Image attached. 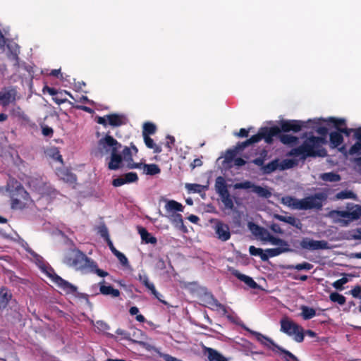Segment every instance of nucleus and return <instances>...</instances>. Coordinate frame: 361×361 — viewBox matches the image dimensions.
I'll list each match as a JSON object with an SVG mask.
<instances>
[{
	"instance_id": "79ce46f5",
	"label": "nucleus",
	"mask_w": 361,
	"mask_h": 361,
	"mask_svg": "<svg viewBox=\"0 0 361 361\" xmlns=\"http://www.w3.org/2000/svg\"><path fill=\"white\" fill-rule=\"evenodd\" d=\"M145 143L147 145L148 148L152 149L154 150V152L155 153H159L161 152V148L156 145L153 140L149 137L147 135H145L144 137Z\"/></svg>"
},
{
	"instance_id": "423d86ee",
	"label": "nucleus",
	"mask_w": 361,
	"mask_h": 361,
	"mask_svg": "<svg viewBox=\"0 0 361 361\" xmlns=\"http://www.w3.org/2000/svg\"><path fill=\"white\" fill-rule=\"evenodd\" d=\"M281 331L293 339L300 343L304 340V331L302 326L288 317H283L280 321Z\"/></svg>"
},
{
	"instance_id": "7c9ffc66",
	"label": "nucleus",
	"mask_w": 361,
	"mask_h": 361,
	"mask_svg": "<svg viewBox=\"0 0 361 361\" xmlns=\"http://www.w3.org/2000/svg\"><path fill=\"white\" fill-rule=\"evenodd\" d=\"M274 218L281 221H283V222H286V223H288L298 228H301V223L300 222L299 220L296 219L295 217L293 216H281V215H279V214H276L274 215Z\"/></svg>"
},
{
	"instance_id": "2eb2a0df",
	"label": "nucleus",
	"mask_w": 361,
	"mask_h": 361,
	"mask_svg": "<svg viewBox=\"0 0 361 361\" xmlns=\"http://www.w3.org/2000/svg\"><path fill=\"white\" fill-rule=\"evenodd\" d=\"M245 329L252 336H254L258 342H259L264 346L271 349L274 353H278V350H281V347L276 345L270 338L262 334L259 332L250 330L248 328H245Z\"/></svg>"
},
{
	"instance_id": "0e129e2a",
	"label": "nucleus",
	"mask_w": 361,
	"mask_h": 361,
	"mask_svg": "<svg viewBox=\"0 0 361 361\" xmlns=\"http://www.w3.org/2000/svg\"><path fill=\"white\" fill-rule=\"evenodd\" d=\"M271 235L266 229L262 228V231L259 232L257 238L263 241L268 242Z\"/></svg>"
},
{
	"instance_id": "f8f14e48",
	"label": "nucleus",
	"mask_w": 361,
	"mask_h": 361,
	"mask_svg": "<svg viewBox=\"0 0 361 361\" xmlns=\"http://www.w3.org/2000/svg\"><path fill=\"white\" fill-rule=\"evenodd\" d=\"M30 185L35 190L36 192L41 195L42 198H45L47 200L56 198L59 195L50 185H47L42 182H39L37 183L32 182L30 183Z\"/></svg>"
},
{
	"instance_id": "5701e85b",
	"label": "nucleus",
	"mask_w": 361,
	"mask_h": 361,
	"mask_svg": "<svg viewBox=\"0 0 361 361\" xmlns=\"http://www.w3.org/2000/svg\"><path fill=\"white\" fill-rule=\"evenodd\" d=\"M138 280L149 290L152 294L158 300H161V295L158 293L155 288L153 283L150 282L148 276L143 271L138 274Z\"/></svg>"
},
{
	"instance_id": "9d476101",
	"label": "nucleus",
	"mask_w": 361,
	"mask_h": 361,
	"mask_svg": "<svg viewBox=\"0 0 361 361\" xmlns=\"http://www.w3.org/2000/svg\"><path fill=\"white\" fill-rule=\"evenodd\" d=\"M200 299L204 306L212 309V310L217 311L223 314L226 313V307L219 302L211 293L207 292L204 288H202V295H201Z\"/></svg>"
},
{
	"instance_id": "a19ab883",
	"label": "nucleus",
	"mask_w": 361,
	"mask_h": 361,
	"mask_svg": "<svg viewBox=\"0 0 361 361\" xmlns=\"http://www.w3.org/2000/svg\"><path fill=\"white\" fill-rule=\"evenodd\" d=\"M301 315L304 319H310L314 317L316 315V311L312 307H309L307 306L301 307Z\"/></svg>"
},
{
	"instance_id": "09e8293b",
	"label": "nucleus",
	"mask_w": 361,
	"mask_h": 361,
	"mask_svg": "<svg viewBox=\"0 0 361 361\" xmlns=\"http://www.w3.org/2000/svg\"><path fill=\"white\" fill-rule=\"evenodd\" d=\"M298 138L295 136L291 135H283L281 137V141L283 144L286 145H294L297 142Z\"/></svg>"
},
{
	"instance_id": "b1692460",
	"label": "nucleus",
	"mask_w": 361,
	"mask_h": 361,
	"mask_svg": "<svg viewBox=\"0 0 361 361\" xmlns=\"http://www.w3.org/2000/svg\"><path fill=\"white\" fill-rule=\"evenodd\" d=\"M354 138L356 140V142L347 152V154L360 155L361 154V128H355L354 130Z\"/></svg>"
},
{
	"instance_id": "a18cd8bd",
	"label": "nucleus",
	"mask_w": 361,
	"mask_h": 361,
	"mask_svg": "<svg viewBox=\"0 0 361 361\" xmlns=\"http://www.w3.org/2000/svg\"><path fill=\"white\" fill-rule=\"evenodd\" d=\"M336 200L355 199L356 195L350 190H343L338 192L335 196Z\"/></svg>"
},
{
	"instance_id": "3c124183",
	"label": "nucleus",
	"mask_w": 361,
	"mask_h": 361,
	"mask_svg": "<svg viewBox=\"0 0 361 361\" xmlns=\"http://www.w3.org/2000/svg\"><path fill=\"white\" fill-rule=\"evenodd\" d=\"M312 267H313L312 264H311L308 262H302V263L298 264L295 265H292L289 268L296 269L298 271H300V270H310L311 269H312Z\"/></svg>"
},
{
	"instance_id": "8fccbe9b",
	"label": "nucleus",
	"mask_w": 361,
	"mask_h": 361,
	"mask_svg": "<svg viewBox=\"0 0 361 361\" xmlns=\"http://www.w3.org/2000/svg\"><path fill=\"white\" fill-rule=\"evenodd\" d=\"M268 242L270 243L271 245H277L279 247H289L287 242L279 238L274 237L273 235H271Z\"/></svg>"
},
{
	"instance_id": "1a4fd4ad",
	"label": "nucleus",
	"mask_w": 361,
	"mask_h": 361,
	"mask_svg": "<svg viewBox=\"0 0 361 361\" xmlns=\"http://www.w3.org/2000/svg\"><path fill=\"white\" fill-rule=\"evenodd\" d=\"M298 161L295 158H287L283 160L276 159L268 164L264 169L266 173H270L275 170H286L298 165Z\"/></svg>"
},
{
	"instance_id": "e2e57ef3",
	"label": "nucleus",
	"mask_w": 361,
	"mask_h": 361,
	"mask_svg": "<svg viewBox=\"0 0 361 361\" xmlns=\"http://www.w3.org/2000/svg\"><path fill=\"white\" fill-rule=\"evenodd\" d=\"M271 235L266 229L262 228V231L259 232L257 238L263 241L268 242Z\"/></svg>"
},
{
	"instance_id": "7ed1b4c3",
	"label": "nucleus",
	"mask_w": 361,
	"mask_h": 361,
	"mask_svg": "<svg viewBox=\"0 0 361 361\" xmlns=\"http://www.w3.org/2000/svg\"><path fill=\"white\" fill-rule=\"evenodd\" d=\"M326 143L324 137L310 136L307 137L302 145L298 147L293 149L289 153V156L298 157L300 159H305L308 157H325L326 151L323 147Z\"/></svg>"
},
{
	"instance_id": "72a5a7b5",
	"label": "nucleus",
	"mask_w": 361,
	"mask_h": 361,
	"mask_svg": "<svg viewBox=\"0 0 361 361\" xmlns=\"http://www.w3.org/2000/svg\"><path fill=\"white\" fill-rule=\"evenodd\" d=\"M185 188L189 193H200L207 190V186L197 183H186Z\"/></svg>"
},
{
	"instance_id": "0eeeda50",
	"label": "nucleus",
	"mask_w": 361,
	"mask_h": 361,
	"mask_svg": "<svg viewBox=\"0 0 361 361\" xmlns=\"http://www.w3.org/2000/svg\"><path fill=\"white\" fill-rule=\"evenodd\" d=\"M280 131L281 129L278 126L262 128L257 134L247 140L243 143V147H245L249 145L258 142L262 139H264L267 143H271L272 142L273 137L279 134Z\"/></svg>"
},
{
	"instance_id": "cd10ccee",
	"label": "nucleus",
	"mask_w": 361,
	"mask_h": 361,
	"mask_svg": "<svg viewBox=\"0 0 361 361\" xmlns=\"http://www.w3.org/2000/svg\"><path fill=\"white\" fill-rule=\"evenodd\" d=\"M183 206L175 201V200H167L165 204V209L169 214L176 213V212H183Z\"/></svg>"
},
{
	"instance_id": "c85d7f7f",
	"label": "nucleus",
	"mask_w": 361,
	"mask_h": 361,
	"mask_svg": "<svg viewBox=\"0 0 361 361\" xmlns=\"http://www.w3.org/2000/svg\"><path fill=\"white\" fill-rule=\"evenodd\" d=\"M56 174L59 178L63 180L64 182L68 183H73L75 181V176L72 173L69 172L66 169H59L56 171Z\"/></svg>"
},
{
	"instance_id": "6e6d98bb",
	"label": "nucleus",
	"mask_w": 361,
	"mask_h": 361,
	"mask_svg": "<svg viewBox=\"0 0 361 361\" xmlns=\"http://www.w3.org/2000/svg\"><path fill=\"white\" fill-rule=\"evenodd\" d=\"M254 184L248 180L235 183L233 187L235 189H251L252 190Z\"/></svg>"
},
{
	"instance_id": "c03bdc74",
	"label": "nucleus",
	"mask_w": 361,
	"mask_h": 361,
	"mask_svg": "<svg viewBox=\"0 0 361 361\" xmlns=\"http://www.w3.org/2000/svg\"><path fill=\"white\" fill-rule=\"evenodd\" d=\"M221 200L226 209H233L234 204L230 193L220 196Z\"/></svg>"
},
{
	"instance_id": "37998d69",
	"label": "nucleus",
	"mask_w": 361,
	"mask_h": 361,
	"mask_svg": "<svg viewBox=\"0 0 361 361\" xmlns=\"http://www.w3.org/2000/svg\"><path fill=\"white\" fill-rule=\"evenodd\" d=\"M345 239L361 240V228L349 231L345 233Z\"/></svg>"
},
{
	"instance_id": "338daca9",
	"label": "nucleus",
	"mask_w": 361,
	"mask_h": 361,
	"mask_svg": "<svg viewBox=\"0 0 361 361\" xmlns=\"http://www.w3.org/2000/svg\"><path fill=\"white\" fill-rule=\"evenodd\" d=\"M95 327L101 331H105L109 329V326L102 321H97Z\"/></svg>"
},
{
	"instance_id": "9b49d317",
	"label": "nucleus",
	"mask_w": 361,
	"mask_h": 361,
	"mask_svg": "<svg viewBox=\"0 0 361 361\" xmlns=\"http://www.w3.org/2000/svg\"><path fill=\"white\" fill-rule=\"evenodd\" d=\"M97 121L99 124L104 126L109 125L113 127H118L125 125L128 120L124 114H113L104 116H99L97 118Z\"/></svg>"
},
{
	"instance_id": "c756f323",
	"label": "nucleus",
	"mask_w": 361,
	"mask_h": 361,
	"mask_svg": "<svg viewBox=\"0 0 361 361\" xmlns=\"http://www.w3.org/2000/svg\"><path fill=\"white\" fill-rule=\"evenodd\" d=\"M300 200L290 196H286L281 198V203L294 209H300Z\"/></svg>"
},
{
	"instance_id": "052dcab7",
	"label": "nucleus",
	"mask_w": 361,
	"mask_h": 361,
	"mask_svg": "<svg viewBox=\"0 0 361 361\" xmlns=\"http://www.w3.org/2000/svg\"><path fill=\"white\" fill-rule=\"evenodd\" d=\"M248 228L250 229V231L252 232V233L255 235L256 237L258 236V235L259 234V232L262 231V228L257 226V224L252 223V222H250L248 224Z\"/></svg>"
},
{
	"instance_id": "603ef678",
	"label": "nucleus",
	"mask_w": 361,
	"mask_h": 361,
	"mask_svg": "<svg viewBox=\"0 0 361 361\" xmlns=\"http://www.w3.org/2000/svg\"><path fill=\"white\" fill-rule=\"evenodd\" d=\"M156 130V126L152 123H145L143 126V137L145 135L153 134Z\"/></svg>"
},
{
	"instance_id": "6e6552de",
	"label": "nucleus",
	"mask_w": 361,
	"mask_h": 361,
	"mask_svg": "<svg viewBox=\"0 0 361 361\" xmlns=\"http://www.w3.org/2000/svg\"><path fill=\"white\" fill-rule=\"evenodd\" d=\"M10 192L13 208L21 209L28 204L30 202L29 194L18 184L16 187V190Z\"/></svg>"
},
{
	"instance_id": "49530a36",
	"label": "nucleus",
	"mask_w": 361,
	"mask_h": 361,
	"mask_svg": "<svg viewBox=\"0 0 361 361\" xmlns=\"http://www.w3.org/2000/svg\"><path fill=\"white\" fill-rule=\"evenodd\" d=\"M329 298L332 302H337L339 305H343L345 302V298L336 292L331 293Z\"/></svg>"
},
{
	"instance_id": "c9c22d12",
	"label": "nucleus",
	"mask_w": 361,
	"mask_h": 361,
	"mask_svg": "<svg viewBox=\"0 0 361 361\" xmlns=\"http://www.w3.org/2000/svg\"><path fill=\"white\" fill-rule=\"evenodd\" d=\"M141 166L139 169L143 168L144 172L147 175H156L160 173L161 170L156 164H140Z\"/></svg>"
},
{
	"instance_id": "de8ad7c7",
	"label": "nucleus",
	"mask_w": 361,
	"mask_h": 361,
	"mask_svg": "<svg viewBox=\"0 0 361 361\" xmlns=\"http://www.w3.org/2000/svg\"><path fill=\"white\" fill-rule=\"evenodd\" d=\"M140 233L141 235L142 238L145 240L146 243L152 244H155L157 243L156 238L151 236L150 234L145 228H142L140 231Z\"/></svg>"
},
{
	"instance_id": "4468645a",
	"label": "nucleus",
	"mask_w": 361,
	"mask_h": 361,
	"mask_svg": "<svg viewBox=\"0 0 361 361\" xmlns=\"http://www.w3.org/2000/svg\"><path fill=\"white\" fill-rule=\"evenodd\" d=\"M300 245L302 249L310 251L329 248V244L326 240H315L310 238H303L300 243Z\"/></svg>"
},
{
	"instance_id": "dca6fc26",
	"label": "nucleus",
	"mask_w": 361,
	"mask_h": 361,
	"mask_svg": "<svg viewBox=\"0 0 361 361\" xmlns=\"http://www.w3.org/2000/svg\"><path fill=\"white\" fill-rule=\"evenodd\" d=\"M20 97L14 88H5L0 91V103L3 106H7L18 100Z\"/></svg>"
},
{
	"instance_id": "bf43d9fd",
	"label": "nucleus",
	"mask_w": 361,
	"mask_h": 361,
	"mask_svg": "<svg viewBox=\"0 0 361 361\" xmlns=\"http://www.w3.org/2000/svg\"><path fill=\"white\" fill-rule=\"evenodd\" d=\"M125 183H130L137 180V176L135 173L130 172L123 176Z\"/></svg>"
},
{
	"instance_id": "bb28decb",
	"label": "nucleus",
	"mask_w": 361,
	"mask_h": 361,
	"mask_svg": "<svg viewBox=\"0 0 361 361\" xmlns=\"http://www.w3.org/2000/svg\"><path fill=\"white\" fill-rule=\"evenodd\" d=\"M232 274L240 281L244 282L249 288L255 289L258 287L257 283L251 277L241 274L237 270H233Z\"/></svg>"
},
{
	"instance_id": "69168bd1",
	"label": "nucleus",
	"mask_w": 361,
	"mask_h": 361,
	"mask_svg": "<svg viewBox=\"0 0 361 361\" xmlns=\"http://www.w3.org/2000/svg\"><path fill=\"white\" fill-rule=\"evenodd\" d=\"M98 233L105 240H106L108 238H110L108 229L105 226H100L98 228Z\"/></svg>"
},
{
	"instance_id": "e433bc0d",
	"label": "nucleus",
	"mask_w": 361,
	"mask_h": 361,
	"mask_svg": "<svg viewBox=\"0 0 361 361\" xmlns=\"http://www.w3.org/2000/svg\"><path fill=\"white\" fill-rule=\"evenodd\" d=\"M252 191L262 197H269L271 195V191L267 188H264L255 185H253Z\"/></svg>"
},
{
	"instance_id": "f03ea898",
	"label": "nucleus",
	"mask_w": 361,
	"mask_h": 361,
	"mask_svg": "<svg viewBox=\"0 0 361 361\" xmlns=\"http://www.w3.org/2000/svg\"><path fill=\"white\" fill-rule=\"evenodd\" d=\"M63 262L70 267L82 274H95L100 277L108 276V273L98 268L97 264L76 248L70 249L65 255Z\"/></svg>"
},
{
	"instance_id": "393cba45",
	"label": "nucleus",
	"mask_w": 361,
	"mask_h": 361,
	"mask_svg": "<svg viewBox=\"0 0 361 361\" xmlns=\"http://www.w3.org/2000/svg\"><path fill=\"white\" fill-rule=\"evenodd\" d=\"M289 247H278L276 248L267 249L264 250V255L262 256L263 261L267 260L269 257L278 256L281 253L289 251Z\"/></svg>"
},
{
	"instance_id": "58836bf2",
	"label": "nucleus",
	"mask_w": 361,
	"mask_h": 361,
	"mask_svg": "<svg viewBox=\"0 0 361 361\" xmlns=\"http://www.w3.org/2000/svg\"><path fill=\"white\" fill-rule=\"evenodd\" d=\"M207 351L209 361H227L224 357L212 348H207Z\"/></svg>"
},
{
	"instance_id": "ea45409f",
	"label": "nucleus",
	"mask_w": 361,
	"mask_h": 361,
	"mask_svg": "<svg viewBox=\"0 0 361 361\" xmlns=\"http://www.w3.org/2000/svg\"><path fill=\"white\" fill-rule=\"evenodd\" d=\"M320 178L324 181L337 182L341 180V176L337 173L329 172L321 174Z\"/></svg>"
},
{
	"instance_id": "aec40b11",
	"label": "nucleus",
	"mask_w": 361,
	"mask_h": 361,
	"mask_svg": "<svg viewBox=\"0 0 361 361\" xmlns=\"http://www.w3.org/2000/svg\"><path fill=\"white\" fill-rule=\"evenodd\" d=\"M326 121L332 123L334 126L339 130L341 134L349 136L351 133H354L355 129L348 128L345 127V120L344 118H338L335 117H329Z\"/></svg>"
},
{
	"instance_id": "f3484780",
	"label": "nucleus",
	"mask_w": 361,
	"mask_h": 361,
	"mask_svg": "<svg viewBox=\"0 0 361 361\" xmlns=\"http://www.w3.org/2000/svg\"><path fill=\"white\" fill-rule=\"evenodd\" d=\"M213 228L218 239L224 242L230 239L231 231L228 225L222 221H216Z\"/></svg>"
},
{
	"instance_id": "6ab92c4d",
	"label": "nucleus",
	"mask_w": 361,
	"mask_h": 361,
	"mask_svg": "<svg viewBox=\"0 0 361 361\" xmlns=\"http://www.w3.org/2000/svg\"><path fill=\"white\" fill-rule=\"evenodd\" d=\"M307 121L305 122L297 120L286 121L281 123V128L284 132L293 131L297 133L303 127H307Z\"/></svg>"
},
{
	"instance_id": "a878e982",
	"label": "nucleus",
	"mask_w": 361,
	"mask_h": 361,
	"mask_svg": "<svg viewBox=\"0 0 361 361\" xmlns=\"http://www.w3.org/2000/svg\"><path fill=\"white\" fill-rule=\"evenodd\" d=\"M214 188L219 197L229 192L226 181L222 176H219L216 178Z\"/></svg>"
},
{
	"instance_id": "f704fd0d",
	"label": "nucleus",
	"mask_w": 361,
	"mask_h": 361,
	"mask_svg": "<svg viewBox=\"0 0 361 361\" xmlns=\"http://www.w3.org/2000/svg\"><path fill=\"white\" fill-rule=\"evenodd\" d=\"M100 292L103 295H110L114 298H116L120 295V291L118 289H115L111 286H105L103 284L100 285Z\"/></svg>"
},
{
	"instance_id": "f257e3e1",
	"label": "nucleus",
	"mask_w": 361,
	"mask_h": 361,
	"mask_svg": "<svg viewBox=\"0 0 361 361\" xmlns=\"http://www.w3.org/2000/svg\"><path fill=\"white\" fill-rule=\"evenodd\" d=\"M137 152V149L133 146L131 148L123 147L116 139L109 135L101 137L92 151L97 157H107V165L110 170H117L122 167L140 168V164H135L133 160V154Z\"/></svg>"
},
{
	"instance_id": "473e14b6",
	"label": "nucleus",
	"mask_w": 361,
	"mask_h": 361,
	"mask_svg": "<svg viewBox=\"0 0 361 361\" xmlns=\"http://www.w3.org/2000/svg\"><path fill=\"white\" fill-rule=\"evenodd\" d=\"M13 116L17 118L18 120L28 122L29 118L23 111V110L18 106H15L13 107L11 111Z\"/></svg>"
},
{
	"instance_id": "2f4dec72",
	"label": "nucleus",
	"mask_w": 361,
	"mask_h": 361,
	"mask_svg": "<svg viewBox=\"0 0 361 361\" xmlns=\"http://www.w3.org/2000/svg\"><path fill=\"white\" fill-rule=\"evenodd\" d=\"M11 298V293L10 291L6 288H1L0 289V307H6Z\"/></svg>"
},
{
	"instance_id": "774afa93",
	"label": "nucleus",
	"mask_w": 361,
	"mask_h": 361,
	"mask_svg": "<svg viewBox=\"0 0 361 361\" xmlns=\"http://www.w3.org/2000/svg\"><path fill=\"white\" fill-rule=\"evenodd\" d=\"M50 156L53 157L55 160L59 161L60 163H62V157L61 155L59 154V151L56 149H54L51 150V154H50Z\"/></svg>"
},
{
	"instance_id": "864d4df0",
	"label": "nucleus",
	"mask_w": 361,
	"mask_h": 361,
	"mask_svg": "<svg viewBox=\"0 0 361 361\" xmlns=\"http://www.w3.org/2000/svg\"><path fill=\"white\" fill-rule=\"evenodd\" d=\"M277 353L283 354V357L287 361H297L298 360L297 357L293 354H292L290 352L286 350L281 348V350H278Z\"/></svg>"
},
{
	"instance_id": "4be33fe9",
	"label": "nucleus",
	"mask_w": 361,
	"mask_h": 361,
	"mask_svg": "<svg viewBox=\"0 0 361 361\" xmlns=\"http://www.w3.org/2000/svg\"><path fill=\"white\" fill-rule=\"evenodd\" d=\"M328 118H316L314 119H310L307 121L308 124H312V128L315 129L316 132L322 135H326L328 129L325 126H322V123H326L328 124H332V123L326 121Z\"/></svg>"
},
{
	"instance_id": "680f3d73",
	"label": "nucleus",
	"mask_w": 361,
	"mask_h": 361,
	"mask_svg": "<svg viewBox=\"0 0 361 361\" xmlns=\"http://www.w3.org/2000/svg\"><path fill=\"white\" fill-rule=\"evenodd\" d=\"M249 252L250 255H255V256H260L262 258V256L264 255V251L261 248H257L255 246H250L249 248Z\"/></svg>"
},
{
	"instance_id": "412c9836",
	"label": "nucleus",
	"mask_w": 361,
	"mask_h": 361,
	"mask_svg": "<svg viewBox=\"0 0 361 361\" xmlns=\"http://www.w3.org/2000/svg\"><path fill=\"white\" fill-rule=\"evenodd\" d=\"M326 121L332 123L334 126L339 130L341 134L349 136L351 133H354L355 129L348 128L345 127V120L344 118H338L335 117H329Z\"/></svg>"
},
{
	"instance_id": "20e7f679",
	"label": "nucleus",
	"mask_w": 361,
	"mask_h": 361,
	"mask_svg": "<svg viewBox=\"0 0 361 361\" xmlns=\"http://www.w3.org/2000/svg\"><path fill=\"white\" fill-rule=\"evenodd\" d=\"M328 216L334 223L341 226H348L352 221L361 217V206L355 205L347 210H333L329 213Z\"/></svg>"
},
{
	"instance_id": "4c0bfd02",
	"label": "nucleus",
	"mask_w": 361,
	"mask_h": 361,
	"mask_svg": "<svg viewBox=\"0 0 361 361\" xmlns=\"http://www.w3.org/2000/svg\"><path fill=\"white\" fill-rule=\"evenodd\" d=\"M167 217L170 220V221L174 224L176 227L181 228L183 226V221L181 214L173 213L168 214Z\"/></svg>"
},
{
	"instance_id": "a211bd4d",
	"label": "nucleus",
	"mask_w": 361,
	"mask_h": 361,
	"mask_svg": "<svg viewBox=\"0 0 361 361\" xmlns=\"http://www.w3.org/2000/svg\"><path fill=\"white\" fill-rule=\"evenodd\" d=\"M330 145L332 148H338L339 152L344 154H347V150L345 145H343V137L342 134L338 131L331 132L329 135Z\"/></svg>"
},
{
	"instance_id": "13d9d810",
	"label": "nucleus",
	"mask_w": 361,
	"mask_h": 361,
	"mask_svg": "<svg viewBox=\"0 0 361 361\" xmlns=\"http://www.w3.org/2000/svg\"><path fill=\"white\" fill-rule=\"evenodd\" d=\"M125 183H130L137 180V176L135 173L130 172L123 176Z\"/></svg>"
},
{
	"instance_id": "ddd939ff",
	"label": "nucleus",
	"mask_w": 361,
	"mask_h": 361,
	"mask_svg": "<svg viewBox=\"0 0 361 361\" xmlns=\"http://www.w3.org/2000/svg\"><path fill=\"white\" fill-rule=\"evenodd\" d=\"M324 196L322 193H318L313 196L300 200V209H310L320 208L322 206V201Z\"/></svg>"
},
{
	"instance_id": "39448f33",
	"label": "nucleus",
	"mask_w": 361,
	"mask_h": 361,
	"mask_svg": "<svg viewBox=\"0 0 361 361\" xmlns=\"http://www.w3.org/2000/svg\"><path fill=\"white\" fill-rule=\"evenodd\" d=\"M29 252L33 257V260H35V263L39 266V267L42 270V271H44L49 278L52 279V281L56 284H57L65 292L68 293H74L75 291L76 288L74 286L66 281L60 276L55 274L51 269L47 267L40 256H39L33 251L29 250Z\"/></svg>"
},
{
	"instance_id": "5fc2aeb1",
	"label": "nucleus",
	"mask_w": 361,
	"mask_h": 361,
	"mask_svg": "<svg viewBox=\"0 0 361 361\" xmlns=\"http://www.w3.org/2000/svg\"><path fill=\"white\" fill-rule=\"evenodd\" d=\"M114 255L117 257V259L119 260L120 263L123 266L128 268L130 267L128 259H127L124 254L118 251L116 252V254H114Z\"/></svg>"
},
{
	"instance_id": "4d7b16f0",
	"label": "nucleus",
	"mask_w": 361,
	"mask_h": 361,
	"mask_svg": "<svg viewBox=\"0 0 361 361\" xmlns=\"http://www.w3.org/2000/svg\"><path fill=\"white\" fill-rule=\"evenodd\" d=\"M348 282V279L347 277H343L336 281H334L332 284L333 287L337 290H343V286Z\"/></svg>"
}]
</instances>
